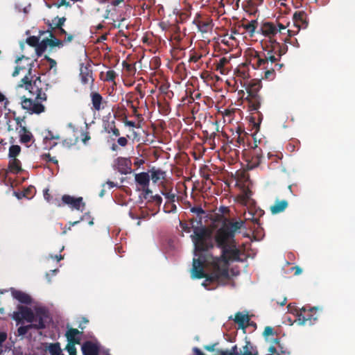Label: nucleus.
<instances>
[{
    "instance_id": "obj_1",
    "label": "nucleus",
    "mask_w": 355,
    "mask_h": 355,
    "mask_svg": "<svg viewBox=\"0 0 355 355\" xmlns=\"http://www.w3.org/2000/svg\"><path fill=\"white\" fill-rule=\"evenodd\" d=\"M191 237L194 244L195 256L198 257L193 259L191 278H205L202 285L208 290L219 285H226L230 279L229 262L242 261L240 258L241 251L236 248L235 242L222 250L220 257H211V270L206 273L204 267L209 263V260L205 252L214 248L211 232L205 227H197L194 228Z\"/></svg>"
},
{
    "instance_id": "obj_2",
    "label": "nucleus",
    "mask_w": 355,
    "mask_h": 355,
    "mask_svg": "<svg viewBox=\"0 0 355 355\" xmlns=\"http://www.w3.org/2000/svg\"><path fill=\"white\" fill-rule=\"evenodd\" d=\"M243 223V221H236L223 224L214 235L216 246L222 250L234 243L235 233L241 228Z\"/></svg>"
},
{
    "instance_id": "obj_3",
    "label": "nucleus",
    "mask_w": 355,
    "mask_h": 355,
    "mask_svg": "<svg viewBox=\"0 0 355 355\" xmlns=\"http://www.w3.org/2000/svg\"><path fill=\"white\" fill-rule=\"evenodd\" d=\"M28 96H23L21 98L22 109L29 114H40L45 111V106L42 102L46 101V94L43 90H28Z\"/></svg>"
},
{
    "instance_id": "obj_4",
    "label": "nucleus",
    "mask_w": 355,
    "mask_h": 355,
    "mask_svg": "<svg viewBox=\"0 0 355 355\" xmlns=\"http://www.w3.org/2000/svg\"><path fill=\"white\" fill-rule=\"evenodd\" d=\"M42 34L46 36L41 40L36 36L29 37L26 40V42L30 46L35 48L37 55H41L48 47L53 49L55 47L61 48L63 46L62 42L55 37L51 33L44 32Z\"/></svg>"
},
{
    "instance_id": "obj_5",
    "label": "nucleus",
    "mask_w": 355,
    "mask_h": 355,
    "mask_svg": "<svg viewBox=\"0 0 355 355\" xmlns=\"http://www.w3.org/2000/svg\"><path fill=\"white\" fill-rule=\"evenodd\" d=\"M318 310L319 308L317 306H304L297 311L296 322L300 325L313 324L318 319V314L317 313Z\"/></svg>"
},
{
    "instance_id": "obj_6",
    "label": "nucleus",
    "mask_w": 355,
    "mask_h": 355,
    "mask_svg": "<svg viewBox=\"0 0 355 355\" xmlns=\"http://www.w3.org/2000/svg\"><path fill=\"white\" fill-rule=\"evenodd\" d=\"M17 311H14L12 315V318L16 321L17 324L22 322L23 320H26L28 322H33L35 320V314L31 308L18 305Z\"/></svg>"
},
{
    "instance_id": "obj_7",
    "label": "nucleus",
    "mask_w": 355,
    "mask_h": 355,
    "mask_svg": "<svg viewBox=\"0 0 355 355\" xmlns=\"http://www.w3.org/2000/svg\"><path fill=\"white\" fill-rule=\"evenodd\" d=\"M91 98V109L94 112H99L108 106L107 97H103L99 92L92 90L89 94Z\"/></svg>"
},
{
    "instance_id": "obj_8",
    "label": "nucleus",
    "mask_w": 355,
    "mask_h": 355,
    "mask_svg": "<svg viewBox=\"0 0 355 355\" xmlns=\"http://www.w3.org/2000/svg\"><path fill=\"white\" fill-rule=\"evenodd\" d=\"M247 96L244 99L248 101L250 110H258L261 106V97L259 90H246Z\"/></svg>"
},
{
    "instance_id": "obj_9",
    "label": "nucleus",
    "mask_w": 355,
    "mask_h": 355,
    "mask_svg": "<svg viewBox=\"0 0 355 355\" xmlns=\"http://www.w3.org/2000/svg\"><path fill=\"white\" fill-rule=\"evenodd\" d=\"M35 314L34 323L31 322L33 329H44L46 328L44 318H47L46 311L43 308H38L36 309Z\"/></svg>"
},
{
    "instance_id": "obj_10",
    "label": "nucleus",
    "mask_w": 355,
    "mask_h": 355,
    "mask_svg": "<svg viewBox=\"0 0 355 355\" xmlns=\"http://www.w3.org/2000/svg\"><path fill=\"white\" fill-rule=\"evenodd\" d=\"M62 200L64 204L68 205L71 208L75 209L77 210L80 209V207H85V203L83 201V198H74L69 195H64L62 197Z\"/></svg>"
},
{
    "instance_id": "obj_11",
    "label": "nucleus",
    "mask_w": 355,
    "mask_h": 355,
    "mask_svg": "<svg viewBox=\"0 0 355 355\" xmlns=\"http://www.w3.org/2000/svg\"><path fill=\"white\" fill-rule=\"evenodd\" d=\"M16 62L17 64L15 70L14 71L12 76H15L19 74L20 70H26L29 71L31 70V60L28 58L21 57L19 58Z\"/></svg>"
},
{
    "instance_id": "obj_12",
    "label": "nucleus",
    "mask_w": 355,
    "mask_h": 355,
    "mask_svg": "<svg viewBox=\"0 0 355 355\" xmlns=\"http://www.w3.org/2000/svg\"><path fill=\"white\" fill-rule=\"evenodd\" d=\"M84 355H99V347L92 341H86L82 345Z\"/></svg>"
},
{
    "instance_id": "obj_13",
    "label": "nucleus",
    "mask_w": 355,
    "mask_h": 355,
    "mask_svg": "<svg viewBox=\"0 0 355 355\" xmlns=\"http://www.w3.org/2000/svg\"><path fill=\"white\" fill-rule=\"evenodd\" d=\"M130 161L123 157H118L116 159V166L119 172L121 174H128L130 173L131 168L130 166Z\"/></svg>"
},
{
    "instance_id": "obj_14",
    "label": "nucleus",
    "mask_w": 355,
    "mask_h": 355,
    "mask_svg": "<svg viewBox=\"0 0 355 355\" xmlns=\"http://www.w3.org/2000/svg\"><path fill=\"white\" fill-rule=\"evenodd\" d=\"M199 90H189V94L188 90H185V96L182 98V103L183 105H189L193 103L195 99H198L200 97L201 94L198 92Z\"/></svg>"
},
{
    "instance_id": "obj_15",
    "label": "nucleus",
    "mask_w": 355,
    "mask_h": 355,
    "mask_svg": "<svg viewBox=\"0 0 355 355\" xmlns=\"http://www.w3.org/2000/svg\"><path fill=\"white\" fill-rule=\"evenodd\" d=\"M12 297L18 300L19 302L25 304H30L32 302V299L29 295L21 291L14 290L12 291Z\"/></svg>"
},
{
    "instance_id": "obj_16",
    "label": "nucleus",
    "mask_w": 355,
    "mask_h": 355,
    "mask_svg": "<svg viewBox=\"0 0 355 355\" xmlns=\"http://www.w3.org/2000/svg\"><path fill=\"white\" fill-rule=\"evenodd\" d=\"M288 202L286 200H275L273 205L270 207V211L272 214H277L284 211L288 207Z\"/></svg>"
},
{
    "instance_id": "obj_17",
    "label": "nucleus",
    "mask_w": 355,
    "mask_h": 355,
    "mask_svg": "<svg viewBox=\"0 0 355 355\" xmlns=\"http://www.w3.org/2000/svg\"><path fill=\"white\" fill-rule=\"evenodd\" d=\"M81 334L77 329L70 328L66 333V337L69 344H80V339L78 336Z\"/></svg>"
},
{
    "instance_id": "obj_18",
    "label": "nucleus",
    "mask_w": 355,
    "mask_h": 355,
    "mask_svg": "<svg viewBox=\"0 0 355 355\" xmlns=\"http://www.w3.org/2000/svg\"><path fill=\"white\" fill-rule=\"evenodd\" d=\"M135 179L137 184L141 187H146L147 186H149L150 175L146 172H141L135 174Z\"/></svg>"
},
{
    "instance_id": "obj_19",
    "label": "nucleus",
    "mask_w": 355,
    "mask_h": 355,
    "mask_svg": "<svg viewBox=\"0 0 355 355\" xmlns=\"http://www.w3.org/2000/svg\"><path fill=\"white\" fill-rule=\"evenodd\" d=\"M250 321V318L248 314H243L241 312H237L235 314L234 322L238 324L239 328L245 329Z\"/></svg>"
},
{
    "instance_id": "obj_20",
    "label": "nucleus",
    "mask_w": 355,
    "mask_h": 355,
    "mask_svg": "<svg viewBox=\"0 0 355 355\" xmlns=\"http://www.w3.org/2000/svg\"><path fill=\"white\" fill-rule=\"evenodd\" d=\"M261 31L263 35L270 37L277 33V30L273 24L270 23H264L261 26Z\"/></svg>"
},
{
    "instance_id": "obj_21",
    "label": "nucleus",
    "mask_w": 355,
    "mask_h": 355,
    "mask_svg": "<svg viewBox=\"0 0 355 355\" xmlns=\"http://www.w3.org/2000/svg\"><path fill=\"white\" fill-rule=\"evenodd\" d=\"M8 169L12 173H19L22 170L21 167V162L17 158H10Z\"/></svg>"
},
{
    "instance_id": "obj_22",
    "label": "nucleus",
    "mask_w": 355,
    "mask_h": 355,
    "mask_svg": "<svg viewBox=\"0 0 355 355\" xmlns=\"http://www.w3.org/2000/svg\"><path fill=\"white\" fill-rule=\"evenodd\" d=\"M33 137L32 133L29 132L25 126H21L19 131V139L22 144L30 142Z\"/></svg>"
},
{
    "instance_id": "obj_23",
    "label": "nucleus",
    "mask_w": 355,
    "mask_h": 355,
    "mask_svg": "<svg viewBox=\"0 0 355 355\" xmlns=\"http://www.w3.org/2000/svg\"><path fill=\"white\" fill-rule=\"evenodd\" d=\"M157 103L159 107H161V101L168 102V99H171L173 96V90H159Z\"/></svg>"
},
{
    "instance_id": "obj_24",
    "label": "nucleus",
    "mask_w": 355,
    "mask_h": 355,
    "mask_svg": "<svg viewBox=\"0 0 355 355\" xmlns=\"http://www.w3.org/2000/svg\"><path fill=\"white\" fill-rule=\"evenodd\" d=\"M253 65L256 68H259L261 67H263L264 69L268 68V60H265V58H261L259 55L256 53V55L252 58Z\"/></svg>"
},
{
    "instance_id": "obj_25",
    "label": "nucleus",
    "mask_w": 355,
    "mask_h": 355,
    "mask_svg": "<svg viewBox=\"0 0 355 355\" xmlns=\"http://www.w3.org/2000/svg\"><path fill=\"white\" fill-rule=\"evenodd\" d=\"M166 173L162 170H155L153 169L151 171V180L154 183H157L159 180L165 179Z\"/></svg>"
},
{
    "instance_id": "obj_26",
    "label": "nucleus",
    "mask_w": 355,
    "mask_h": 355,
    "mask_svg": "<svg viewBox=\"0 0 355 355\" xmlns=\"http://www.w3.org/2000/svg\"><path fill=\"white\" fill-rule=\"evenodd\" d=\"M81 80L85 87H89L91 83H92L93 79L92 74L87 69H85V72L83 70L81 71Z\"/></svg>"
},
{
    "instance_id": "obj_27",
    "label": "nucleus",
    "mask_w": 355,
    "mask_h": 355,
    "mask_svg": "<svg viewBox=\"0 0 355 355\" xmlns=\"http://www.w3.org/2000/svg\"><path fill=\"white\" fill-rule=\"evenodd\" d=\"M51 355H61L62 349L59 343H50L47 347Z\"/></svg>"
},
{
    "instance_id": "obj_28",
    "label": "nucleus",
    "mask_w": 355,
    "mask_h": 355,
    "mask_svg": "<svg viewBox=\"0 0 355 355\" xmlns=\"http://www.w3.org/2000/svg\"><path fill=\"white\" fill-rule=\"evenodd\" d=\"M106 131L108 133H112L113 135L116 137H119L120 135V131L116 127L115 121H112L110 122H108L107 126L105 128Z\"/></svg>"
},
{
    "instance_id": "obj_29",
    "label": "nucleus",
    "mask_w": 355,
    "mask_h": 355,
    "mask_svg": "<svg viewBox=\"0 0 355 355\" xmlns=\"http://www.w3.org/2000/svg\"><path fill=\"white\" fill-rule=\"evenodd\" d=\"M221 114L223 116L224 121L225 122L227 120L228 122L230 123L234 119L235 110L225 109L223 112H221Z\"/></svg>"
},
{
    "instance_id": "obj_30",
    "label": "nucleus",
    "mask_w": 355,
    "mask_h": 355,
    "mask_svg": "<svg viewBox=\"0 0 355 355\" xmlns=\"http://www.w3.org/2000/svg\"><path fill=\"white\" fill-rule=\"evenodd\" d=\"M21 152V147L18 145H12L9 148L8 157L17 158Z\"/></svg>"
},
{
    "instance_id": "obj_31",
    "label": "nucleus",
    "mask_w": 355,
    "mask_h": 355,
    "mask_svg": "<svg viewBox=\"0 0 355 355\" xmlns=\"http://www.w3.org/2000/svg\"><path fill=\"white\" fill-rule=\"evenodd\" d=\"M245 136H234L230 141L234 147H240L245 144Z\"/></svg>"
},
{
    "instance_id": "obj_32",
    "label": "nucleus",
    "mask_w": 355,
    "mask_h": 355,
    "mask_svg": "<svg viewBox=\"0 0 355 355\" xmlns=\"http://www.w3.org/2000/svg\"><path fill=\"white\" fill-rule=\"evenodd\" d=\"M304 14L302 12H295L293 15V19L297 26H300V24L304 22Z\"/></svg>"
},
{
    "instance_id": "obj_33",
    "label": "nucleus",
    "mask_w": 355,
    "mask_h": 355,
    "mask_svg": "<svg viewBox=\"0 0 355 355\" xmlns=\"http://www.w3.org/2000/svg\"><path fill=\"white\" fill-rule=\"evenodd\" d=\"M192 213L196 214L197 216L199 217V221L201 222L202 216L205 214V211L200 206L193 207L191 209Z\"/></svg>"
},
{
    "instance_id": "obj_34",
    "label": "nucleus",
    "mask_w": 355,
    "mask_h": 355,
    "mask_svg": "<svg viewBox=\"0 0 355 355\" xmlns=\"http://www.w3.org/2000/svg\"><path fill=\"white\" fill-rule=\"evenodd\" d=\"M33 329L31 324L26 325V326H21L17 329V334L19 336H24L27 334L28 330Z\"/></svg>"
},
{
    "instance_id": "obj_35",
    "label": "nucleus",
    "mask_w": 355,
    "mask_h": 355,
    "mask_svg": "<svg viewBox=\"0 0 355 355\" xmlns=\"http://www.w3.org/2000/svg\"><path fill=\"white\" fill-rule=\"evenodd\" d=\"M115 76L114 72L111 70L107 71L105 73H102V77L104 80L107 81H112L114 80Z\"/></svg>"
},
{
    "instance_id": "obj_36",
    "label": "nucleus",
    "mask_w": 355,
    "mask_h": 355,
    "mask_svg": "<svg viewBox=\"0 0 355 355\" xmlns=\"http://www.w3.org/2000/svg\"><path fill=\"white\" fill-rule=\"evenodd\" d=\"M164 211L166 213L175 212L177 209L176 205L173 202L166 203L164 205Z\"/></svg>"
},
{
    "instance_id": "obj_37",
    "label": "nucleus",
    "mask_w": 355,
    "mask_h": 355,
    "mask_svg": "<svg viewBox=\"0 0 355 355\" xmlns=\"http://www.w3.org/2000/svg\"><path fill=\"white\" fill-rule=\"evenodd\" d=\"M41 157L42 160H44L47 162H53L54 164H58V160L55 159V157H51L49 153H44Z\"/></svg>"
},
{
    "instance_id": "obj_38",
    "label": "nucleus",
    "mask_w": 355,
    "mask_h": 355,
    "mask_svg": "<svg viewBox=\"0 0 355 355\" xmlns=\"http://www.w3.org/2000/svg\"><path fill=\"white\" fill-rule=\"evenodd\" d=\"M254 24H255L254 21H251L245 25V28L246 31L250 34L251 36L254 34V33L255 31Z\"/></svg>"
},
{
    "instance_id": "obj_39",
    "label": "nucleus",
    "mask_w": 355,
    "mask_h": 355,
    "mask_svg": "<svg viewBox=\"0 0 355 355\" xmlns=\"http://www.w3.org/2000/svg\"><path fill=\"white\" fill-rule=\"evenodd\" d=\"M162 194L165 196V198L170 202H174L176 198V194L172 193L171 191L162 193Z\"/></svg>"
},
{
    "instance_id": "obj_40",
    "label": "nucleus",
    "mask_w": 355,
    "mask_h": 355,
    "mask_svg": "<svg viewBox=\"0 0 355 355\" xmlns=\"http://www.w3.org/2000/svg\"><path fill=\"white\" fill-rule=\"evenodd\" d=\"M252 194V192L249 189H245L243 191V193L242 194V196H241L242 200L244 201L245 202H246L247 201H248L250 200Z\"/></svg>"
},
{
    "instance_id": "obj_41",
    "label": "nucleus",
    "mask_w": 355,
    "mask_h": 355,
    "mask_svg": "<svg viewBox=\"0 0 355 355\" xmlns=\"http://www.w3.org/2000/svg\"><path fill=\"white\" fill-rule=\"evenodd\" d=\"M252 154L254 155V157L259 158L260 162H261L262 159V152L260 148H255L253 149Z\"/></svg>"
},
{
    "instance_id": "obj_42",
    "label": "nucleus",
    "mask_w": 355,
    "mask_h": 355,
    "mask_svg": "<svg viewBox=\"0 0 355 355\" xmlns=\"http://www.w3.org/2000/svg\"><path fill=\"white\" fill-rule=\"evenodd\" d=\"M75 344H69L67 345V349L69 354V355H76V348L74 346Z\"/></svg>"
},
{
    "instance_id": "obj_43",
    "label": "nucleus",
    "mask_w": 355,
    "mask_h": 355,
    "mask_svg": "<svg viewBox=\"0 0 355 355\" xmlns=\"http://www.w3.org/2000/svg\"><path fill=\"white\" fill-rule=\"evenodd\" d=\"M180 226L182 228L183 232H190L191 227H190L189 225L187 223L182 222V221L180 220Z\"/></svg>"
},
{
    "instance_id": "obj_44",
    "label": "nucleus",
    "mask_w": 355,
    "mask_h": 355,
    "mask_svg": "<svg viewBox=\"0 0 355 355\" xmlns=\"http://www.w3.org/2000/svg\"><path fill=\"white\" fill-rule=\"evenodd\" d=\"M246 133L245 132L244 128L241 125H237L236 128V134H234V136H245Z\"/></svg>"
},
{
    "instance_id": "obj_45",
    "label": "nucleus",
    "mask_w": 355,
    "mask_h": 355,
    "mask_svg": "<svg viewBox=\"0 0 355 355\" xmlns=\"http://www.w3.org/2000/svg\"><path fill=\"white\" fill-rule=\"evenodd\" d=\"M151 199L153 201L155 202L158 207H159L162 202V198L159 195L152 196Z\"/></svg>"
},
{
    "instance_id": "obj_46",
    "label": "nucleus",
    "mask_w": 355,
    "mask_h": 355,
    "mask_svg": "<svg viewBox=\"0 0 355 355\" xmlns=\"http://www.w3.org/2000/svg\"><path fill=\"white\" fill-rule=\"evenodd\" d=\"M274 333L273 329L271 327L267 326L265 327L263 335L264 336H269Z\"/></svg>"
},
{
    "instance_id": "obj_47",
    "label": "nucleus",
    "mask_w": 355,
    "mask_h": 355,
    "mask_svg": "<svg viewBox=\"0 0 355 355\" xmlns=\"http://www.w3.org/2000/svg\"><path fill=\"white\" fill-rule=\"evenodd\" d=\"M250 163L252 167H256L258 166L261 162L259 158L254 157V155L252 154V159Z\"/></svg>"
},
{
    "instance_id": "obj_48",
    "label": "nucleus",
    "mask_w": 355,
    "mask_h": 355,
    "mask_svg": "<svg viewBox=\"0 0 355 355\" xmlns=\"http://www.w3.org/2000/svg\"><path fill=\"white\" fill-rule=\"evenodd\" d=\"M128 141L127 138H125L124 137H119L117 140L118 144L122 147L126 146L128 144Z\"/></svg>"
},
{
    "instance_id": "obj_49",
    "label": "nucleus",
    "mask_w": 355,
    "mask_h": 355,
    "mask_svg": "<svg viewBox=\"0 0 355 355\" xmlns=\"http://www.w3.org/2000/svg\"><path fill=\"white\" fill-rule=\"evenodd\" d=\"M149 186H147L146 187H141V190L143 191L144 192V197L145 198H147V196L149 195L150 193H152V191L148 188Z\"/></svg>"
},
{
    "instance_id": "obj_50",
    "label": "nucleus",
    "mask_w": 355,
    "mask_h": 355,
    "mask_svg": "<svg viewBox=\"0 0 355 355\" xmlns=\"http://www.w3.org/2000/svg\"><path fill=\"white\" fill-rule=\"evenodd\" d=\"M257 114H258V121H259V122L256 123V122L254 121V126L256 128H259L260 123H261V121L263 119V115H262V114L260 112H257Z\"/></svg>"
},
{
    "instance_id": "obj_51",
    "label": "nucleus",
    "mask_w": 355,
    "mask_h": 355,
    "mask_svg": "<svg viewBox=\"0 0 355 355\" xmlns=\"http://www.w3.org/2000/svg\"><path fill=\"white\" fill-rule=\"evenodd\" d=\"M7 338V334L6 332H0V347H2V344L6 341Z\"/></svg>"
},
{
    "instance_id": "obj_52",
    "label": "nucleus",
    "mask_w": 355,
    "mask_h": 355,
    "mask_svg": "<svg viewBox=\"0 0 355 355\" xmlns=\"http://www.w3.org/2000/svg\"><path fill=\"white\" fill-rule=\"evenodd\" d=\"M268 351L271 353V355H280V352L274 346H270Z\"/></svg>"
},
{
    "instance_id": "obj_53",
    "label": "nucleus",
    "mask_w": 355,
    "mask_h": 355,
    "mask_svg": "<svg viewBox=\"0 0 355 355\" xmlns=\"http://www.w3.org/2000/svg\"><path fill=\"white\" fill-rule=\"evenodd\" d=\"M123 123L125 125L129 126V127H132V128L137 127L135 122H134L132 121H128L127 119H125L123 121Z\"/></svg>"
},
{
    "instance_id": "obj_54",
    "label": "nucleus",
    "mask_w": 355,
    "mask_h": 355,
    "mask_svg": "<svg viewBox=\"0 0 355 355\" xmlns=\"http://www.w3.org/2000/svg\"><path fill=\"white\" fill-rule=\"evenodd\" d=\"M164 105H161V107L159 108H161L162 107V109H163V113L164 114H166L169 110V104H168V102H165L164 101Z\"/></svg>"
},
{
    "instance_id": "obj_55",
    "label": "nucleus",
    "mask_w": 355,
    "mask_h": 355,
    "mask_svg": "<svg viewBox=\"0 0 355 355\" xmlns=\"http://www.w3.org/2000/svg\"><path fill=\"white\" fill-rule=\"evenodd\" d=\"M4 102V107L6 108L8 101L6 99L5 96L0 92V103Z\"/></svg>"
},
{
    "instance_id": "obj_56",
    "label": "nucleus",
    "mask_w": 355,
    "mask_h": 355,
    "mask_svg": "<svg viewBox=\"0 0 355 355\" xmlns=\"http://www.w3.org/2000/svg\"><path fill=\"white\" fill-rule=\"evenodd\" d=\"M265 60H268V64L269 62H270L271 64L275 62L277 59L275 55H270L267 56L265 58Z\"/></svg>"
},
{
    "instance_id": "obj_57",
    "label": "nucleus",
    "mask_w": 355,
    "mask_h": 355,
    "mask_svg": "<svg viewBox=\"0 0 355 355\" xmlns=\"http://www.w3.org/2000/svg\"><path fill=\"white\" fill-rule=\"evenodd\" d=\"M22 81L24 83V85H21V87L24 86L26 88H27L28 87L31 85L27 76H25L24 78H23Z\"/></svg>"
},
{
    "instance_id": "obj_58",
    "label": "nucleus",
    "mask_w": 355,
    "mask_h": 355,
    "mask_svg": "<svg viewBox=\"0 0 355 355\" xmlns=\"http://www.w3.org/2000/svg\"><path fill=\"white\" fill-rule=\"evenodd\" d=\"M275 343L278 345V347L279 348V351L282 354H286L287 353L286 350L283 349V347L281 345L279 339H275Z\"/></svg>"
},
{
    "instance_id": "obj_59",
    "label": "nucleus",
    "mask_w": 355,
    "mask_h": 355,
    "mask_svg": "<svg viewBox=\"0 0 355 355\" xmlns=\"http://www.w3.org/2000/svg\"><path fill=\"white\" fill-rule=\"evenodd\" d=\"M273 72H274V70H272V69L267 70L265 72V78H270V77L273 74Z\"/></svg>"
},
{
    "instance_id": "obj_60",
    "label": "nucleus",
    "mask_w": 355,
    "mask_h": 355,
    "mask_svg": "<svg viewBox=\"0 0 355 355\" xmlns=\"http://www.w3.org/2000/svg\"><path fill=\"white\" fill-rule=\"evenodd\" d=\"M292 269L293 270H295V275H300L302 272V269L299 266L293 267Z\"/></svg>"
},
{
    "instance_id": "obj_61",
    "label": "nucleus",
    "mask_w": 355,
    "mask_h": 355,
    "mask_svg": "<svg viewBox=\"0 0 355 355\" xmlns=\"http://www.w3.org/2000/svg\"><path fill=\"white\" fill-rule=\"evenodd\" d=\"M24 119H25V117L21 118V117L18 116V117H15V120L17 124L21 127V126H22L21 124V121H23L24 120Z\"/></svg>"
},
{
    "instance_id": "obj_62",
    "label": "nucleus",
    "mask_w": 355,
    "mask_h": 355,
    "mask_svg": "<svg viewBox=\"0 0 355 355\" xmlns=\"http://www.w3.org/2000/svg\"><path fill=\"white\" fill-rule=\"evenodd\" d=\"M193 352H194V353H195V354H196V355H205V354L202 352V351H201L200 349H198V347H194V348H193Z\"/></svg>"
},
{
    "instance_id": "obj_63",
    "label": "nucleus",
    "mask_w": 355,
    "mask_h": 355,
    "mask_svg": "<svg viewBox=\"0 0 355 355\" xmlns=\"http://www.w3.org/2000/svg\"><path fill=\"white\" fill-rule=\"evenodd\" d=\"M51 258L56 259L58 261H60V260H62L64 259V256L59 254V255L51 256Z\"/></svg>"
},
{
    "instance_id": "obj_64",
    "label": "nucleus",
    "mask_w": 355,
    "mask_h": 355,
    "mask_svg": "<svg viewBox=\"0 0 355 355\" xmlns=\"http://www.w3.org/2000/svg\"><path fill=\"white\" fill-rule=\"evenodd\" d=\"M106 184L109 185L110 189H112V188H114V187H116V184H115L114 182L110 181V180H108L106 182Z\"/></svg>"
}]
</instances>
